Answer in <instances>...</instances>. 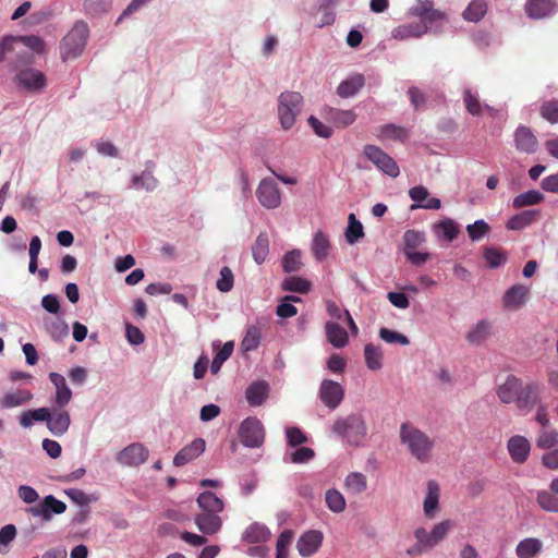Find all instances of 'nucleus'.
Returning <instances> with one entry per match:
<instances>
[{
  "label": "nucleus",
  "instance_id": "obj_13",
  "mask_svg": "<svg viewBox=\"0 0 558 558\" xmlns=\"http://www.w3.org/2000/svg\"><path fill=\"white\" fill-rule=\"evenodd\" d=\"M543 388L536 383L522 384L515 405L518 410L527 414L534 407L542 402Z\"/></svg>",
  "mask_w": 558,
  "mask_h": 558
},
{
  "label": "nucleus",
  "instance_id": "obj_24",
  "mask_svg": "<svg viewBox=\"0 0 558 558\" xmlns=\"http://www.w3.org/2000/svg\"><path fill=\"white\" fill-rule=\"evenodd\" d=\"M523 381L513 376L509 375L505 383L498 386L497 388V397L502 403H515L519 397L520 389L522 387Z\"/></svg>",
  "mask_w": 558,
  "mask_h": 558
},
{
  "label": "nucleus",
  "instance_id": "obj_3",
  "mask_svg": "<svg viewBox=\"0 0 558 558\" xmlns=\"http://www.w3.org/2000/svg\"><path fill=\"white\" fill-rule=\"evenodd\" d=\"M304 105L303 96L299 92H282L277 99V116L280 126L284 130H291L302 112Z\"/></svg>",
  "mask_w": 558,
  "mask_h": 558
},
{
  "label": "nucleus",
  "instance_id": "obj_53",
  "mask_svg": "<svg viewBox=\"0 0 558 558\" xmlns=\"http://www.w3.org/2000/svg\"><path fill=\"white\" fill-rule=\"evenodd\" d=\"M268 236L265 233H260L252 247L253 258L257 264H263L268 255Z\"/></svg>",
  "mask_w": 558,
  "mask_h": 558
},
{
  "label": "nucleus",
  "instance_id": "obj_42",
  "mask_svg": "<svg viewBox=\"0 0 558 558\" xmlns=\"http://www.w3.org/2000/svg\"><path fill=\"white\" fill-rule=\"evenodd\" d=\"M325 504L333 513H341L347 508V501L342 493L336 488H329L325 493Z\"/></svg>",
  "mask_w": 558,
  "mask_h": 558
},
{
  "label": "nucleus",
  "instance_id": "obj_5",
  "mask_svg": "<svg viewBox=\"0 0 558 558\" xmlns=\"http://www.w3.org/2000/svg\"><path fill=\"white\" fill-rule=\"evenodd\" d=\"M88 35L89 28L85 22L78 21L74 24L60 46L63 61L72 60L81 56L87 44Z\"/></svg>",
  "mask_w": 558,
  "mask_h": 558
},
{
  "label": "nucleus",
  "instance_id": "obj_55",
  "mask_svg": "<svg viewBox=\"0 0 558 558\" xmlns=\"http://www.w3.org/2000/svg\"><path fill=\"white\" fill-rule=\"evenodd\" d=\"M537 505L547 512H558V498L547 490L537 492Z\"/></svg>",
  "mask_w": 558,
  "mask_h": 558
},
{
  "label": "nucleus",
  "instance_id": "obj_54",
  "mask_svg": "<svg viewBox=\"0 0 558 558\" xmlns=\"http://www.w3.org/2000/svg\"><path fill=\"white\" fill-rule=\"evenodd\" d=\"M483 257L489 268H498L507 260L506 253L496 247L485 248Z\"/></svg>",
  "mask_w": 558,
  "mask_h": 558
},
{
  "label": "nucleus",
  "instance_id": "obj_26",
  "mask_svg": "<svg viewBox=\"0 0 558 558\" xmlns=\"http://www.w3.org/2000/svg\"><path fill=\"white\" fill-rule=\"evenodd\" d=\"M493 335V324L486 319L475 323L466 332L465 339L472 345H481Z\"/></svg>",
  "mask_w": 558,
  "mask_h": 558
},
{
  "label": "nucleus",
  "instance_id": "obj_52",
  "mask_svg": "<svg viewBox=\"0 0 558 558\" xmlns=\"http://www.w3.org/2000/svg\"><path fill=\"white\" fill-rule=\"evenodd\" d=\"M233 348V342L228 341L216 353L210 364V372L213 374H217L220 371L222 364L231 356Z\"/></svg>",
  "mask_w": 558,
  "mask_h": 558
},
{
  "label": "nucleus",
  "instance_id": "obj_63",
  "mask_svg": "<svg viewBox=\"0 0 558 558\" xmlns=\"http://www.w3.org/2000/svg\"><path fill=\"white\" fill-rule=\"evenodd\" d=\"M405 250H415L425 241L424 232L408 230L403 234Z\"/></svg>",
  "mask_w": 558,
  "mask_h": 558
},
{
  "label": "nucleus",
  "instance_id": "obj_57",
  "mask_svg": "<svg viewBox=\"0 0 558 558\" xmlns=\"http://www.w3.org/2000/svg\"><path fill=\"white\" fill-rule=\"evenodd\" d=\"M234 286V275L228 266H223L220 269L219 278L216 282V288L223 293L232 290Z\"/></svg>",
  "mask_w": 558,
  "mask_h": 558
},
{
  "label": "nucleus",
  "instance_id": "obj_48",
  "mask_svg": "<svg viewBox=\"0 0 558 558\" xmlns=\"http://www.w3.org/2000/svg\"><path fill=\"white\" fill-rule=\"evenodd\" d=\"M311 282L302 277L291 276L282 281V289L284 291L307 293L311 290Z\"/></svg>",
  "mask_w": 558,
  "mask_h": 558
},
{
  "label": "nucleus",
  "instance_id": "obj_39",
  "mask_svg": "<svg viewBox=\"0 0 558 558\" xmlns=\"http://www.w3.org/2000/svg\"><path fill=\"white\" fill-rule=\"evenodd\" d=\"M365 364L371 371H379L383 367L384 352L379 345L367 343L364 347Z\"/></svg>",
  "mask_w": 558,
  "mask_h": 558
},
{
  "label": "nucleus",
  "instance_id": "obj_33",
  "mask_svg": "<svg viewBox=\"0 0 558 558\" xmlns=\"http://www.w3.org/2000/svg\"><path fill=\"white\" fill-rule=\"evenodd\" d=\"M539 217V210L537 209H527L523 210L512 217L506 223L507 229L509 230H522L529 226H531L537 218Z\"/></svg>",
  "mask_w": 558,
  "mask_h": 558
},
{
  "label": "nucleus",
  "instance_id": "obj_49",
  "mask_svg": "<svg viewBox=\"0 0 558 558\" xmlns=\"http://www.w3.org/2000/svg\"><path fill=\"white\" fill-rule=\"evenodd\" d=\"M260 329L257 326H250L241 342V349L244 352L254 351L260 343Z\"/></svg>",
  "mask_w": 558,
  "mask_h": 558
},
{
  "label": "nucleus",
  "instance_id": "obj_23",
  "mask_svg": "<svg viewBox=\"0 0 558 558\" xmlns=\"http://www.w3.org/2000/svg\"><path fill=\"white\" fill-rule=\"evenodd\" d=\"M49 379L54 387L53 403L58 407H66L72 400L73 393L66 384L65 377L59 373L51 372Z\"/></svg>",
  "mask_w": 558,
  "mask_h": 558
},
{
  "label": "nucleus",
  "instance_id": "obj_34",
  "mask_svg": "<svg viewBox=\"0 0 558 558\" xmlns=\"http://www.w3.org/2000/svg\"><path fill=\"white\" fill-rule=\"evenodd\" d=\"M543 543L535 537H526L520 541L515 547V554L519 558H535L541 554Z\"/></svg>",
  "mask_w": 558,
  "mask_h": 558
},
{
  "label": "nucleus",
  "instance_id": "obj_64",
  "mask_svg": "<svg viewBox=\"0 0 558 558\" xmlns=\"http://www.w3.org/2000/svg\"><path fill=\"white\" fill-rule=\"evenodd\" d=\"M541 116L550 123H558V101H547L541 107Z\"/></svg>",
  "mask_w": 558,
  "mask_h": 558
},
{
  "label": "nucleus",
  "instance_id": "obj_30",
  "mask_svg": "<svg viewBox=\"0 0 558 558\" xmlns=\"http://www.w3.org/2000/svg\"><path fill=\"white\" fill-rule=\"evenodd\" d=\"M364 84L365 78L362 74H352L338 85L337 95L341 98L353 97L362 89Z\"/></svg>",
  "mask_w": 558,
  "mask_h": 558
},
{
  "label": "nucleus",
  "instance_id": "obj_46",
  "mask_svg": "<svg viewBox=\"0 0 558 558\" xmlns=\"http://www.w3.org/2000/svg\"><path fill=\"white\" fill-rule=\"evenodd\" d=\"M47 408H38L34 410H27L20 414L19 422L24 428H29L34 425V422H44L47 417Z\"/></svg>",
  "mask_w": 558,
  "mask_h": 558
},
{
  "label": "nucleus",
  "instance_id": "obj_4",
  "mask_svg": "<svg viewBox=\"0 0 558 558\" xmlns=\"http://www.w3.org/2000/svg\"><path fill=\"white\" fill-rule=\"evenodd\" d=\"M332 432L347 444L359 446L367 434L364 417L360 413H352L335 421Z\"/></svg>",
  "mask_w": 558,
  "mask_h": 558
},
{
  "label": "nucleus",
  "instance_id": "obj_17",
  "mask_svg": "<svg viewBox=\"0 0 558 558\" xmlns=\"http://www.w3.org/2000/svg\"><path fill=\"white\" fill-rule=\"evenodd\" d=\"M530 288L517 283L507 289L502 295V305L507 310L515 311L523 307L530 299Z\"/></svg>",
  "mask_w": 558,
  "mask_h": 558
},
{
  "label": "nucleus",
  "instance_id": "obj_35",
  "mask_svg": "<svg viewBox=\"0 0 558 558\" xmlns=\"http://www.w3.org/2000/svg\"><path fill=\"white\" fill-rule=\"evenodd\" d=\"M326 311L332 319L345 322L353 336L359 333V328L348 310H341L335 302L327 301Z\"/></svg>",
  "mask_w": 558,
  "mask_h": 558
},
{
  "label": "nucleus",
  "instance_id": "obj_16",
  "mask_svg": "<svg viewBox=\"0 0 558 558\" xmlns=\"http://www.w3.org/2000/svg\"><path fill=\"white\" fill-rule=\"evenodd\" d=\"M344 397L343 387L333 380L324 379L319 386V398L322 402L329 408L335 410L342 402Z\"/></svg>",
  "mask_w": 558,
  "mask_h": 558
},
{
  "label": "nucleus",
  "instance_id": "obj_1",
  "mask_svg": "<svg viewBox=\"0 0 558 558\" xmlns=\"http://www.w3.org/2000/svg\"><path fill=\"white\" fill-rule=\"evenodd\" d=\"M25 48L41 53L45 50V43L35 35L4 36L0 40V62L5 63L9 70L29 65L34 58Z\"/></svg>",
  "mask_w": 558,
  "mask_h": 558
},
{
  "label": "nucleus",
  "instance_id": "obj_2",
  "mask_svg": "<svg viewBox=\"0 0 558 558\" xmlns=\"http://www.w3.org/2000/svg\"><path fill=\"white\" fill-rule=\"evenodd\" d=\"M399 438L401 445L418 462L428 463L433 459L434 439L410 422L400 425Z\"/></svg>",
  "mask_w": 558,
  "mask_h": 558
},
{
  "label": "nucleus",
  "instance_id": "obj_27",
  "mask_svg": "<svg viewBox=\"0 0 558 558\" xmlns=\"http://www.w3.org/2000/svg\"><path fill=\"white\" fill-rule=\"evenodd\" d=\"M270 391L269 384L265 380L253 381L245 390L247 403L251 407L262 405L268 398Z\"/></svg>",
  "mask_w": 558,
  "mask_h": 558
},
{
  "label": "nucleus",
  "instance_id": "obj_21",
  "mask_svg": "<svg viewBox=\"0 0 558 558\" xmlns=\"http://www.w3.org/2000/svg\"><path fill=\"white\" fill-rule=\"evenodd\" d=\"M556 0H526L524 10L533 20H542L553 15L557 11Z\"/></svg>",
  "mask_w": 558,
  "mask_h": 558
},
{
  "label": "nucleus",
  "instance_id": "obj_9",
  "mask_svg": "<svg viewBox=\"0 0 558 558\" xmlns=\"http://www.w3.org/2000/svg\"><path fill=\"white\" fill-rule=\"evenodd\" d=\"M47 417L44 420L47 429L56 437H61L70 428L71 416L65 407L47 408Z\"/></svg>",
  "mask_w": 558,
  "mask_h": 558
},
{
  "label": "nucleus",
  "instance_id": "obj_56",
  "mask_svg": "<svg viewBox=\"0 0 558 558\" xmlns=\"http://www.w3.org/2000/svg\"><path fill=\"white\" fill-rule=\"evenodd\" d=\"M489 230L490 228L484 219H477L474 223L466 226L468 235L474 242L482 240Z\"/></svg>",
  "mask_w": 558,
  "mask_h": 558
},
{
  "label": "nucleus",
  "instance_id": "obj_20",
  "mask_svg": "<svg viewBox=\"0 0 558 558\" xmlns=\"http://www.w3.org/2000/svg\"><path fill=\"white\" fill-rule=\"evenodd\" d=\"M507 449L510 458L515 463H524L531 452V442L527 438L521 435H514L507 441Z\"/></svg>",
  "mask_w": 558,
  "mask_h": 558
},
{
  "label": "nucleus",
  "instance_id": "obj_58",
  "mask_svg": "<svg viewBox=\"0 0 558 558\" xmlns=\"http://www.w3.org/2000/svg\"><path fill=\"white\" fill-rule=\"evenodd\" d=\"M379 337L381 340L390 344L408 345L410 343L409 338L403 333L385 327L379 329Z\"/></svg>",
  "mask_w": 558,
  "mask_h": 558
},
{
  "label": "nucleus",
  "instance_id": "obj_22",
  "mask_svg": "<svg viewBox=\"0 0 558 558\" xmlns=\"http://www.w3.org/2000/svg\"><path fill=\"white\" fill-rule=\"evenodd\" d=\"M206 448V441L203 438H195L192 442L184 446L173 458L175 466H183L198 458Z\"/></svg>",
  "mask_w": 558,
  "mask_h": 558
},
{
  "label": "nucleus",
  "instance_id": "obj_12",
  "mask_svg": "<svg viewBox=\"0 0 558 558\" xmlns=\"http://www.w3.org/2000/svg\"><path fill=\"white\" fill-rule=\"evenodd\" d=\"M148 456L149 451L147 447L141 442H133L119 451L116 456V460L123 466L133 468L145 463Z\"/></svg>",
  "mask_w": 558,
  "mask_h": 558
},
{
  "label": "nucleus",
  "instance_id": "obj_14",
  "mask_svg": "<svg viewBox=\"0 0 558 558\" xmlns=\"http://www.w3.org/2000/svg\"><path fill=\"white\" fill-rule=\"evenodd\" d=\"M14 71L16 72L14 81L23 89L35 92L40 90L46 86V77L44 73L36 69H22V66H20Z\"/></svg>",
  "mask_w": 558,
  "mask_h": 558
},
{
  "label": "nucleus",
  "instance_id": "obj_43",
  "mask_svg": "<svg viewBox=\"0 0 558 558\" xmlns=\"http://www.w3.org/2000/svg\"><path fill=\"white\" fill-rule=\"evenodd\" d=\"M270 536L269 530L259 523L251 524L243 533L242 539L247 543H263Z\"/></svg>",
  "mask_w": 558,
  "mask_h": 558
},
{
  "label": "nucleus",
  "instance_id": "obj_51",
  "mask_svg": "<svg viewBox=\"0 0 558 558\" xmlns=\"http://www.w3.org/2000/svg\"><path fill=\"white\" fill-rule=\"evenodd\" d=\"M363 236V225L356 219L354 214H350L349 223L345 230V240L348 241V243L354 244Z\"/></svg>",
  "mask_w": 558,
  "mask_h": 558
},
{
  "label": "nucleus",
  "instance_id": "obj_36",
  "mask_svg": "<svg viewBox=\"0 0 558 558\" xmlns=\"http://www.w3.org/2000/svg\"><path fill=\"white\" fill-rule=\"evenodd\" d=\"M343 487L350 495H361L367 488V478L361 472H351L345 476Z\"/></svg>",
  "mask_w": 558,
  "mask_h": 558
},
{
  "label": "nucleus",
  "instance_id": "obj_45",
  "mask_svg": "<svg viewBox=\"0 0 558 558\" xmlns=\"http://www.w3.org/2000/svg\"><path fill=\"white\" fill-rule=\"evenodd\" d=\"M544 195L537 190H530L524 193L517 195L512 201L514 208H522L526 206H533L542 203Z\"/></svg>",
  "mask_w": 558,
  "mask_h": 558
},
{
  "label": "nucleus",
  "instance_id": "obj_38",
  "mask_svg": "<svg viewBox=\"0 0 558 558\" xmlns=\"http://www.w3.org/2000/svg\"><path fill=\"white\" fill-rule=\"evenodd\" d=\"M327 118L336 128H347L355 122L356 113L353 110L329 108Z\"/></svg>",
  "mask_w": 558,
  "mask_h": 558
},
{
  "label": "nucleus",
  "instance_id": "obj_29",
  "mask_svg": "<svg viewBox=\"0 0 558 558\" xmlns=\"http://www.w3.org/2000/svg\"><path fill=\"white\" fill-rule=\"evenodd\" d=\"M439 509V485L430 480L427 482L426 495L423 502V511L426 518L434 519Z\"/></svg>",
  "mask_w": 558,
  "mask_h": 558
},
{
  "label": "nucleus",
  "instance_id": "obj_44",
  "mask_svg": "<svg viewBox=\"0 0 558 558\" xmlns=\"http://www.w3.org/2000/svg\"><path fill=\"white\" fill-rule=\"evenodd\" d=\"M377 137L380 140L403 141L408 137V132L402 126L389 123L377 129Z\"/></svg>",
  "mask_w": 558,
  "mask_h": 558
},
{
  "label": "nucleus",
  "instance_id": "obj_28",
  "mask_svg": "<svg viewBox=\"0 0 558 558\" xmlns=\"http://www.w3.org/2000/svg\"><path fill=\"white\" fill-rule=\"evenodd\" d=\"M33 399V393L27 389H13L7 391L0 399V408L9 410L28 403Z\"/></svg>",
  "mask_w": 558,
  "mask_h": 558
},
{
  "label": "nucleus",
  "instance_id": "obj_62",
  "mask_svg": "<svg viewBox=\"0 0 558 558\" xmlns=\"http://www.w3.org/2000/svg\"><path fill=\"white\" fill-rule=\"evenodd\" d=\"M434 2L432 0H416L413 5L409 9V15L418 17L421 22L432 10Z\"/></svg>",
  "mask_w": 558,
  "mask_h": 558
},
{
  "label": "nucleus",
  "instance_id": "obj_19",
  "mask_svg": "<svg viewBox=\"0 0 558 558\" xmlns=\"http://www.w3.org/2000/svg\"><path fill=\"white\" fill-rule=\"evenodd\" d=\"M324 535L320 531L310 530L303 533L296 543V548L302 557H311L323 544Z\"/></svg>",
  "mask_w": 558,
  "mask_h": 558
},
{
  "label": "nucleus",
  "instance_id": "obj_31",
  "mask_svg": "<svg viewBox=\"0 0 558 558\" xmlns=\"http://www.w3.org/2000/svg\"><path fill=\"white\" fill-rule=\"evenodd\" d=\"M428 33V27L418 23H409L400 25L391 31V38L397 40H407L410 38H420Z\"/></svg>",
  "mask_w": 558,
  "mask_h": 558
},
{
  "label": "nucleus",
  "instance_id": "obj_11",
  "mask_svg": "<svg viewBox=\"0 0 558 558\" xmlns=\"http://www.w3.org/2000/svg\"><path fill=\"white\" fill-rule=\"evenodd\" d=\"M65 510L66 505L63 501L52 495H48L40 504L31 506L27 512L35 518H40L44 522H48L52 519L53 514H62Z\"/></svg>",
  "mask_w": 558,
  "mask_h": 558
},
{
  "label": "nucleus",
  "instance_id": "obj_8",
  "mask_svg": "<svg viewBox=\"0 0 558 558\" xmlns=\"http://www.w3.org/2000/svg\"><path fill=\"white\" fill-rule=\"evenodd\" d=\"M364 156L372 161L375 167L385 174L397 178L400 173L399 166L387 153L375 145H365L363 149Z\"/></svg>",
  "mask_w": 558,
  "mask_h": 558
},
{
  "label": "nucleus",
  "instance_id": "obj_15",
  "mask_svg": "<svg viewBox=\"0 0 558 558\" xmlns=\"http://www.w3.org/2000/svg\"><path fill=\"white\" fill-rule=\"evenodd\" d=\"M155 163L151 160L146 161L145 169L131 177L129 187L135 191L153 192L158 186V180L154 175Z\"/></svg>",
  "mask_w": 558,
  "mask_h": 558
},
{
  "label": "nucleus",
  "instance_id": "obj_10",
  "mask_svg": "<svg viewBox=\"0 0 558 558\" xmlns=\"http://www.w3.org/2000/svg\"><path fill=\"white\" fill-rule=\"evenodd\" d=\"M256 197L259 204L266 209H276L282 202L278 184L269 178L260 180L256 189Z\"/></svg>",
  "mask_w": 558,
  "mask_h": 558
},
{
  "label": "nucleus",
  "instance_id": "obj_7",
  "mask_svg": "<svg viewBox=\"0 0 558 558\" xmlns=\"http://www.w3.org/2000/svg\"><path fill=\"white\" fill-rule=\"evenodd\" d=\"M239 438L244 447H260L265 439V430L262 422L256 417L245 418L240 425Z\"/></svg>",
  "mask_w": 558,
  "mask_h": 558
},
{
  "label": "nucleus",
  "instance_id": "obj_50",
  "mask_svg": "<svg viewBox=\"0 0 558 558\" xmlns=\"http://www.w3.org/2000/svg\"><path fill=\"white\" fill-rule=\"evenodd\" d=\"M435 232L438 236L445 238L451 242L459 233L458 225L452 219H444L435 226Z\"/></svg>",
  "mask_w": 558,
  "mask_h": 558
},
{
  "label": "nucleus",
  "instance_id": "obj_18",
  "mask_svg": "<svg viewBox=\"0 0 558 558\" xmlns=\"http://www.w3.org/2000/svg\"><path fill=\"white\" fill-rule=\"evenodd\" d=\"M514 146L517 150L523 154H534L538 148V141L533 131L525 126L520 125L514 131Z\"/></svg>",
  "mask_w": 558,
  "mask_h": 558
},
{
  "label": "nucleus",
  "instance_id": "obj_6",
  "mask_svg": "<svg viewBox=\"0 0 558 558\" xmlns=\"http://www.w3.org/2000/svg\"><path fill=\"white\" fill-rule=\"evenodd\" d=\"M454 526L456 523L452 520H442L436 523L430 531H427L425 527L415 529L414 537L430 550L442 542Z\"/></svg>",
  "mask_w": 558,
  "mask_h": 558
},
{
  "label": "nucleus",
  "instance_id": "obj_60",
  "mask_svg": "<svg viewBox=\"0 0 558 558\" xmlns=\"http://www.w3.org/2000/svg\"><path fill=\"white\" fill-rule=\"evenodd\" d=\"M293 539V532L290 530H284L280 533L277 539V555L276 558H288V548Z\"/></svg>",
  "mask_w": 558,
  "mask_h": 558
},
{
  "label": "nucleus",
  "instance_id": "obj_41",
  "mask_svg": "<svg viewBox=\"0 0 558 558\" xmlns=\"http://www.w3.org/2000/svg\"><path fill=\"white\" fill-rule=\"evenodd\" d=\"M487 12V3L485 0H472L466 9L463 11L462 16L468 22H480Z\"/></svg>",
  "mask_w": 558,
  "mask_h": 558
},
{
  "label": "nucleus",
  "instance_id": "obj_47",
  "mask_svg": "<svg viewBox=\"0 0 558 558\" xmlns=\"http://www.w3.org/2000/svg\"><path fill=\"white\" fill-rule=\"evenodd\" d=\"M446 21V14L439 10L434 9L426 14L422 22L418 24L425 25L428 27V32L438 33L442 26V23Z\"/></svg>",
  "mask_w": 558,
  "mask_h": 558
},
{
  "label": "nucleus",
  "instance_id": "obj_32",
  "mask_svg": "<svg viewBox=\"0 0 558 558\" xmlns=\"http://www.w3.org/2000/svg\"><path fill=\"white\" fill-rule=\"evenodd\" d=\"M327 340L335 348H344L349 342V335L337 322H327L325 325Z\"/></svg>",
  "mask_w": 558,
  "mask_h": 558
},
{
  "label": "nucleus",
  "instance_id": "obj_40",
  "mask_svg": "<svg viewBox=\"0 0 558 558\" xmlns=\"http://www.w3.org/2000/svg\"><path fill=\"white\" fill-rule=\"evenodd\" d=\"M330 242L329 238L323 231L315 232L312 241V253L317 260H323L327 257Z\"/></svg>",
  "mask_w": 558,
  "mask_h": 558
},
{
  "label": "nucleus",
  "instance_id": "obj_25",
  "mask_svg": "<svg viewBox=\"0 0 558 558\" xmlns=\"http://www.w3.org/2000/svg\"><path fill=\"white\" fill-rule=\"evenodd\" d=\"M194 521L197 529L205 535H215L222 527V519L215 512L201 511Z\"/></svg>",
  "mask_w": 558,
  "mask_h": 558
},
{
  "label": "nucleus",
  "instance_id": "obj_59",
  "mask_svg": "<svg viewBox=\"0 0 558 558\" xmlns=\"http://www.w3.org/2000/svg\"><path fill=\"white\" fill-rule=\"evenodd\" d=\"M302 266L301 252L293 250L288 252L282 258V267L287 272H295Z\"/></svg>",
  "mask_w": 558,
  "mask_h": 558
},
{
  "label": "nucleus",
  "instance_id": "obj_61",
  "mask_svg": "<svg viewBox=\"0 0 558 558\" xmlns=\"http://www.w3.org/2000/svg\"><path fill=\"white\" fill-rule=\"evenodd\" d=\"M558 444V432L554 429H543L536 440L537 447L548 449Z\"/></svg>",
  "mask_w": 558,
  "mask_h": 558
},
{
  "label": "nucleus",
  "instance_id": "obj_37",
  "mask_svg": "<svg viewBox=\"0 0 558 558\" xmlns=\"http://www.w3.org/2000/svg\"><path fill=\"white\" fill-rule=\"evenodd\" d=\"M197 505L201 511L220 513L225 509V502L211 492H204L198 495Z\"/></svg>",
  "mask_w": 558,
  "mask_h": 558
}]
</instances>
